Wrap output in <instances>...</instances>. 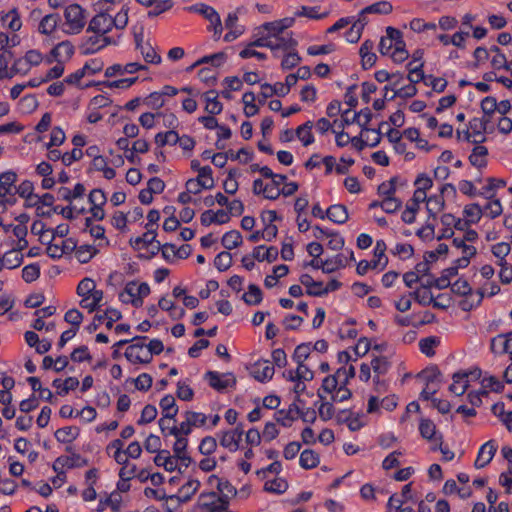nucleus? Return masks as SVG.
<instances>
[{
  "instance_id": "nucleus-61",
  "label": "nucleus",
  "mask_w": 512,
  "mask_h": 512,
  "mask_svg": "<svg viewBox=\"0 0 512 512\" xmlns=\"http://www.w3.org/2000/svg\"><path fill=\"white\" fill-rule=\"evenodd\" d=\"M157 413H158L157 409L154 405L147 404L143 408V410L141 412V416H140L139 420L137 421V423L139 425H144V424L150 423L157 417Z\"/></svg>"
},
{
  "instance_id": "nucleus-6",
  "label": "nucleus",
  "mask_w": 512,
  "mask_h": 512,
  "mask_svg": "<svg viewBox=\"0 0 512 512\" xmlns=\"http://www.w3.org/2000/svg\"><path fill=\"white\" fill-rule=\"evenodd\" d=\"M224 28L227 30V33L224 35L223 40L227 43L235 41L245 32V27L239 23L238 10L227 14L223 24Z\"/></svg>"
},
{
  "instance_id": "nucleus-21",
  "label": "nucleus",
  "mask_w": 512,
  "mask_h": 512,
  "mask_svg": "<svg viewBox=\"0 0 512 512\" xmlns=\"http://www.w3.org/2000/svg\"><path fill=\"white\" fill-rule=\"evenodd\" d=\"M489 121L490 119L486 117L473 118L470 120L469 129L472 130V135L475 136L472 142L477 143L484 141L483 133L486 131Z\"/></svg>"
},
{
  "instance_id": "nucleus-34",
  "label": "nucleus",
  "mask_w": 512,
  "mask_h": 512,
  "mask_svg": "<svg viewBox=\"0 0 512 512\" xmlns=\"http://www.w3.org/2000/svg\"><path fill=\"white\" fill-rule=\"evenodd\" d=\"M52 385L57 389L59 395H66L69 391L78 387L79 381L76 377H68L64 381L55 379Z\"/></svg>"
},
{
  "instance_id": "nucleus-25",
  "label": "nucleus",
  "mask_w": 512,
  "mask_h": 512,
  "mask_svg": "<svg viewBox=\"0 0 512 512\" xmlns=\"http://www.w3.org/2000/svg\"><path fill=\"white\" fill-rule=\"evenodd\" d=\"M17 174L13 171H7L0 174V197H4L11 193L15 188Z\"/></svg>"
},
{
  "instance_id": "nucleus-64",
  "label": "nucleus",
  "mask_w": 512,
  "mask_h": 512,
  "mask_svg": "<svg viewBox=\"0 0 512 512\" xmlns=\"http://www.w3.org/2000/svg\"><path fill=\"white\" fill-rule=\"evenodd\" d=\"M487 216L494 219L500 216L503 212L502 204L499 199L490 200L484 207Z\"/></svg>"
},
{
  "instance_id": "nucleus-47",
  "label": "nucleus",
  "mask_w": 512,
  "mask_h": 512,
  "mask_svg": "<svg viewBox=\"0 0 512 512\" xmlns=\"http://www.w3.org/2000/svg\"><path fill=\"white\" fill-rule=\"evenodd\" d=\"M226 60V54L224 52H218L209 56H204L195 62L190 69L203 64V63H211L213 66L218 67L221 66Z\"/></svg>"
},
{
  "instance_id": "nucleus-3",
  "label": "nucleus",
  "mask_w": 512,
  "mask_h": 512,
  "mask_svg": "<svg viewBox=\"0 0 512 512\" xmlns=\"http://www.w3.org/2000/svg\"><path fill=\"white\" fill-rule=\"evenodd\" d=\"M229 503L215 491L203 492L199 495L196 508L200 512H226Z\"/></svg>"
},
{
  "instance_id": "nucleus-62",
  "label": "nucleus",
  "mask_w": 512,
  "mask_h": 512,
  "mask_svg": "<svg viewBox=\"0 0 512 512\" xmlns=\"http://www.w3.org/2000/svg\"><path fill=\"white\" fill-rule=\"evenodd\" d=\"M217 448L216 439L212 436L204 437L199 445V451L201 454L209 456L211 455Z\"/></svg>"
},
{
  "instance_id": "nucleus-54",
  "label": "nucleus",
  "mask_w": 512,
  "mask_h": 512,
  "mask_svg": "<svg viewBox=\"0 0 512 512\" xmlns=\"http://www.w3.org/2000/svg\"><path fill=\"white\" fill-rule=\"evenodd\" d=\"M463 212L468 221L474 224L479 222L483 214L481 206L476 203L465 206Z\"/></svg>"
},
{
  "instance_id": "nucleus-36",
  "label": "nucleus",
  "mask_w": 512,
  "mask_h": 512,
  "mask_svg": "<svg viewBox=\"0 0 512 512\" xmlns=\"http://www.w3.org/2000/svg\"><path fill=\"white\" fill-rule=\"evenodd\" d=\"M347 264V259L343 254L335 255L330 259L324 260L323 272L332 273L338 269L344 268Z\"/></svg>"
},
{
  "instance_id": "nucleus-26",
  "label": "nucleus",
  "mask_w": 512,
  "mask_h": 512,
  "mask_svg": "<svg viewBox=\"0 0 512 512\" xmlns=\"http://www.w3.org/2000/svg\"><path fill=\"white\" fill-rule=\"evenodd\" d=\"M300 283L304 285L307 290L306 293L310 296H323L322 286L323 282L314 281L309 274H303L300 276Z\"/></svg>"
},
{
  "instance_id": "nucleus-1",
  "label": "nucleus",
  "mask_w": 512,
  "mask_h": 512,
  "mask_svg": "<svg viewBox=\"0 0 512 512\" xmlns=\"http://www.w3.org/2000/svg\"><path fill=\"white\" fill-rule=\"evenodd\" d=\"M293 19L284 18L281 20L267 22L262 25V31L265 32L268 40L273 44V52L294 50L297 41L293 38L292 32L288 28L292 25Z\"/></svg>"
},
{
  "instance_id": "nucleus-56",
  "label": "nucleus",
  "mask_w": 512,
  "mask_h": 512,
  "mask_svg": "<svg viewBox=\"0 0 512 512\" xmlns=\"http://www.w3.org/2000/svg\"><path fill=\"white\" fill-rule=\"evenodd\" d=\"M409 54L407 50L405 49V43L404 41H398L394 43L393 49L391 52V58L396 63H402L408 58Z\"/></svg>"
},
{
  "instance_id": "nucleus-58",
  "label": "nucleus",
  "mask_w": 512,
  "mask_h": 512,
  "mask_svg": "<svg viewBox=\"0 0 512 512\" xmlns=\"http://www.w3.org/2000/svg\"><path fill=\"white\" fill-rule=\"evenodd\" d=\"M240 441L230 432H223L220 438V445L235 452L239 448Z\"/></svg>"
},
{
  "instance_id": "nucleus-51",
  "label": "nucleus",
  "mask_w": 512,
  "mask_h": 512,
  "mask_svg": "<svg viewBox=\"0 0 512 512\" xmlns=\"http://www.w3.org/2000/svg\"><path fill=\"white\" fill-rule=\"evenodd\" d=\"M128 13L129 7L123 4L120 11L114 17L112 16V27L124 29L128 24Z\"/></svg>"
},
{
  "instance_id": "nucleus-52",
  "label": "nucleus",
  "mask_w": 512,
  "mask_h": 512,
  "mask_svg": "<svg viewBox=\"0 0 512 512\" xmlns=\"http://www.w3.org/2000/svg\"><path fill=\"white\" fill-rule=\"evenodd\" d=\"M415 300L423 306H427L430 304H433L434 307L440 306L438 302L434 301L432 293L425 288L417 289L415 291Z\"/></svg>"
},
{
  "instance_id": "nucleus-43",
  "label": "nucleus",
  "mask_w": 512,
  "mask_h": 512,
  "mask_svg": "<svg viewBox=\"0 0 512 512\" xmlns=\"http://www.w3.org/2000/svg\"><path fill=\"white\" fill-rule=\"evenodd\" d=\"M242 298L248 305H258L262 301L261 289L255 284H250Z\"/></svg>"
},
{
  "instance_id": "nucleus-15",
  "label": "nucleus",
  "mask_w": 512,
  "mask_h": 512,
  "mask_svg": "<svg viewBox=\"0 0 512 512\" xmlns=\"http://www.w3.org/2000/svg\"><path fill=\"white\" fill-rule=\"evenodd\" d=\"M140 5L150 8L149 16H157L172 8L173 0H136Z\"/></svg>"
},
{
  "instance_id": "nucleus-42",
  "label": "nucleus",
  "mask_w": 512,
  "mask_h": 512,
  "mask_svg": "<svg viewBox=\"0 0 512 512\" xmlns=\"http://www.w3.org/2000/svg\"><path fill=\"white\" fill-rule=\"evenodd\" d=\"M457 274V267H449L447 269H444L441 276L434 280L435 287L440 290L447 288L448 286L452 285L450 283L451 278L456 276Z\"/></svg>"
},
{
  "instance_id": "nucleus-14",
  "label": "nucleus",
  "mask_w": 512,
  "mask_h": 512,
  "mask_svg": "<svg viewBox=\"0 0 512 512\" xmlns=\"http://www.w3.org/2000/svg\"><path fill=\"white\" fill-rule=\"evenodd\" d=\"M252 374L260 382H266L272 379L274 367L268 360H258L254 366Z\"/></svg>"
},
{
  "instance_id": "nucleus-40",
  "label": "nucleus",
  "mask_w": 512,
  "mask_h": 512,
  "mask_svg": "<svg viewBox=\"0 0 512 512\" xmlns=\"http://www.w3.org/2000/svg\"><path fill=\"white\" fill-rule=\"evenodd\" d=\"M242 243V236L239 231L231 230L226 232L222 237V245L227 250H232Z\"/></svg>"
},
{
  "instance_id": "nucleus-22",
  "label": "nucleus",
  "mask_w": 512,
  "mask_h": 512,
  "mask_svg": "<svg viewBox=\"0 0 512 512\" xmlns=\"http://www.w3.org/2000/svg\"><path fill=\"white\" fill-rule=\"evenodd\" d=\"M60 21V16L57 13L45 15L38 26V31L44 35H50L55 30Z\"/></svg>"
},
{
  "instance_id": "nucleus-39",
  "label": "nucleus",
  "mask_w": 512,
  "mask_h": 512,
  "mask_svg": "<svg viewBox=\"0 0 512 512\" xmlns=\"http://www.w3.org/2000/svg\"><path fill=\"white\" fill-rule=\"evenodd\" d=\"M79 435V429L73 426H67L58 429L55 432V438L62 443H69L75 440Z\"/></svg>"
},
{
  "instance_id": "nucleus-4",
  "label": "nucleus",
  "mask_w": 512,
  "mask_h": 512,
  "mask_svg": "<svg viewBox=\"0 0 512 512\" xmlns=\"http://www.w3.org/2000/svg\"><path fill=\"white\" fill-rule=\"evenodd\" d=\"M146 337L136 336L131 339V344L125 351V357L131 363L148 364L151 362V353L146 348Z\"/></svg>"
},
{
  "instance_id": "nucleus-27",
  "label": "nucleus",
  "mask_w": 512,
  "mask_h": 512,
  "mask_svg": "<svg viewBox=\"0 0 512 512\" xmlns=\"http://www.w3.org/2000/svg\"><path fill=\"white\" fill-rule=\"evenodd\" d=\"M278 249L274 246L266 248L263 245L257 246L253 250V257L258 261L273 262L277 259Z\"/></svg>"
},
{
  "instance_id": "nucleus-31",
  "label": "nucleus",
  "mask_w": 512,
  "mask_h": 512,
  "mask_svg": "<svg viewBox=\"0 0 512 512\" xmlns=\"http://www.w3.org/2000/svg\"><path fill=\"white\" fill-rule=\"evenodd\" d=\"M102 299H103V291L97 290V291H94L92 294H88V295L82 297V300L80 301V305L82 308L87 309L89 312H93L99 307Z\"/></svg>"
},
{
  "instance_id": "nucleus-16",
  "label": "nucleus",
  "mask_w": 512,
  "mask_h": 512,
  "mask_svg": "<svg viewBox=\"0 0 512 512\" xmlns=\"http://www.w3.org/2000/svg\"><path fill=\"white\" fill-rule=\"evenodd\" d=\"M176 438V441L173 445V452L176 457L180 459V463L184 468H187L191 462L192 459L187 453V445H188V439L184 436H174Z\"/></svg>"
},
{
  "instance_id": "nucleus-2",
  "label": "nucleus",
  "mask_w": 512,
  "mask_h": 512,
  "mask_svg": "<svg viewBox=\"0 0 512 512\" xmlns=\"http://www.w3.org/2000/svg\"><path fill=\"white\" fill-rule=\"evenodd\" d=\"M149 293L150 287L146 282L131 281L126 284L124 291L120 294V300L123 303H131L134 307H140L143 304V299Z\"/></svg>"
},
{
  "instance_id": "nucleus-59",
  "label": "nucleus",
  "mask_w": 512,
  "mask_h": 512,
  "mask_svg": "<svg viewBox=\"0 0 512 512\" xmlns=\"http://www.w3.org/2000/svg\"><path fill=\"white\" fill-rule=\"evenodd\" d=\"M396 178H391L389 181L383 182L378 186V194L383 199L394 197L396 192Z\"/></svg>"
},
{
  "instance_id": "nucleus-12",
  "label": "nucleus",
  "mask_w": 512,
  "mask_h": 512,
  "mask_svg": "<svg viewBox=\"0 0 512 512\" xmlns=\"http://www.w3.org/2000/svg\"><path fill=\"white\" fill-rule=\"evenodd\" d=\"M421 436L433 445H440L443 442L442 434L438 433L435 424L429 419H422L419 424Z\"/></svg>"
},
{
  "instance_id": "nucleus-49",
  "label": "nucleus",
  "mask_w": 512,
  "mask_h": 512,
  "mask_svg": "<svg viewBox=\"0 0 512 512\" xmlns=\"http://www.w3.org/2000/svg\"><path fill=\"white\" fill-rule=\"evenodd\" d=\"M427 211L430 216L435 217L444 207V199L441 195L430 196L426 200Z\"/></svg>"
},
{
  "instance_id": "nucleus-38",
  "label": "nucleus",
  "mask_w": 512,
  "mask_h": 512,
  "mask_svg": "<svg viewBox=\"0 0 512 512\" xmlns=\"http://www.w3.org/2000/svg\"><path fill=\"white\" fill-rule=\"evenodd\" d=\"M3 266L7 269H15L23 262V255L18 250H10L2 257Z\"/></svg>"
},
{
  "instance_id": "nucleus-45",
  "label": "nucleus",
  "mask_w": 512,
  "mask_h": 512,
  "mask_svg": "<svg viewBox=\"0 0 512 512\" xmlns=\"http://www.w3.org/2000/svg\"><path fill=\"white\" fill-rule=\"evenodd\" d=\"M439 342V339L434 336L423 338L419 341V349L426 356L432 357L435 354L434 348Z\"/></svg>"
},
{
  "instance_id": "nucleus-50",
  "label": "nucleus",
  "mask_w": 512,
  "mask_h": 512,
  "mask_svg": "<svg viewBox=\"0 0 512 512\" xmlns=\"http://www.w3.org/2000/svg\"><path fill=\"white\" fill-rule=\"evenodd\" d=\"M422 66L423 64L413 66V62L408 63V79L411 83L415 84L422 80L426 83V81L428 80V76L426 77L422 71Z\"/></svg>"
},
{
  "instance_id": "nucleus-29",
  "label": "nucleus",
  "mask_w": 512,
  "mask_h": 512,
  "mask_svg": "<svg viewBox=\"0 0 512 512\" xmlns=\"http://www.w3.org/2000/svg\"><path fill=\"white\" fill-rule=\"evenodd\" d=\"M163 418H175L178 413V407L175 398L172 395L164 396L160 401Z\"/></svg>"
},
{
  "instance_id": "nucleus-8",
  "label": "nucleus",
  "mask_w": 512,
  "mask_h": 512,
  "mask_svg": "<svg viewBox=\"0 0 512 512\" xmlns=\"http://www.w3.org/2000/svg\"><path fill=\"white\" fill-rule=\"evenodd\" d=\"M112 16L107 10L101 9L90 21L88 31L104 35L112 29Z\"/></svg>"
},
{
  "instance_id": "nucleus-48",
  "label": "nucleus",
  "mask_w": 512,
  "mask_h": 512,
  "mask_svg": "<svg viewBox=\"0 0 512 512\" xmlns=\"http://www.w3.org/2000/svg\"><path fill=\"white\" fill-rule=\"evenodd\" d=\"M212 173L213 172L210 166H203L201 169H199L196 179L203 183L202 186L204 189H212L214 187L215 182Z\"/></svg>"
},
{
  "instance_id": "nucleus-23",
  "label": "nucleus",
  "mask_w": 512,
  "mask_h": 512,
  "mask_svg": "<svg viewBox=\"0 0 512 512\" xmlns=\"http://www.w3.org/2000/svg\"><path fill=\"white\" fill-rule=\"evenodd\" d=\"M386 244L383 240H378L374 247V256L371 260L372 268L375 269L380 266V269H384L388 263V259L385 256Z\"/></svg>"
},
{
  "instance_id": "nucleus-33",
  "label": "nucleus",
  "mask_w": 512,
  "mask_h": 512,
  "mask_svg": "<svg viewBox=\"0 0 512 512\" xmlns=\"http://www.w3.org/2000/svg\"><path fill=\"white\" fill-rule=\"evenodd\" d=\"M488 150L484 146H476L473 148L471 155L469 156L470 163L477 167L483 168L487 164L486 155Z\"/></svg>"
},
{
  "instance_id": "nucleus-9",
  "label": "nucleus",
  "mask_w": 512,
  "mask_h": 512,
  "mask_svg": "<svg viewBox=\"0 0 512 512\" xmlns=\"http://www.w3.org/2000/svg\"><path fill=\"white\" fill-rule=\"evenodd\" d=\"M73 54L74 46L69 41H62L51 50L50 55L46 58V62L48 64L54 61L65 63Z\"/></svg>"
},
{
  "instance_id": "nucleus-20",
  "label": "nucleus",
  "mask_w": 512,
  "mask_h": 512,
  "mask_svg": "<svg viewBox=\"0 0 512 512\" xmlns=\"http://www.w3.org/2000/svg\"><path fill=\"white\" fill-rule=\"evenodd\" d=\"M0 22L3 27L13 32L19 31L22 27V21L16 9H11L7 13L0 15Z\"/></svg>"
},
{
  "instance_id": "nucleus-41",
  "label": "nucleus",
  "mask_w": 512,
  "mask_h": 512,
  "mask_svg": "<svg viewBox=\"0 0 512 512\" xmlns=\"http://www.w3.org/2000/svg\"><path fill=\"white\" fill-rule=\"evenodd\" d=\"M200 482L195 479L188 480L179 490V496L182 501L187 502L197 492Z\"/></svg>"
},
{
  "instance_id": "nucleus-17",
  "label": "nucleus",
  "mask_w": 512,
  "mask_h": 512,
  "mask_svg": "<svg viewBox=\"0 0 512 512\" xmlns=\"http://www.w3.org/2000/svg\"><path fill=\"white\" fill-rule=\"evenodd\" d=\"M147 232H145L142 236L136 237L135 239H131L130 243L135 249H145L152 245L153 243L157 244V248L160 249V242L156 241V232L149 228V224L146 225Z\"/></svg>"
},
{
  "instance_id": "nucleus-44",
  "label": "nucleus",
  "mask_w": 512,
  "mask_h": 512,
  "mask_svg": "<svg viewBox=\"0 0 512 512\" xmlns=\"http://www.w3.org/2000/svg\"><path fill=\"white\" fill-rule=\"evenodd\" d=\"M371 367L375 373V377L385 375L390 369V362L386 357H374L371 361Z\"/></svg>"
},
{
  "instance_id": "nucleus-13",
  "label": "nucleus",
  "mask_w": 512,
  "mask_h": 512,
  "mask_svg": "<svg viewBox=\"0 0 512 512\" xmlns=\"http://www.w3.org/2000/svg\"><path fill=\"white\" fill-rule=\"evenodd\" d=\"M210 484L216 486L217 491H215L218 495H220L225 501L230 504L231 499H233L236 494V488L225 479H220L218 477L212 476L210 477Z\"/></svg>"
},
{
  "instance_id": "nucleus-46",
  "label": "nucleus",
  "mask_w": 512,
  "mask_h": 512,
  "mask_svg": "<svg viewBox=\"0 0 512 512\" xmlns=\"http://www.w3.org/2000/svg\"><path fill=\"white\" fill-rule=\"evenodd\" d=\"M288 488L287 482L282 478H275L270 481H266L264 490L271 493L282 494Z\"/></svg>"
},
{
  "instance_id": "nucleus-7",
  "label": "nucleus",
  "mask_w": 512,
  "mask_h": 512,
  "mask_svg": "<svg viewBox=\"0 0 512 512\" xmlns=\"http://www.w3.org/2000/svg\"><path fill=\"white\" fill-rule=\"evenodd\" d=\"M198 12L209 22L207 29L213 32V39L219 40L223 32V24L219 13L211 6L201 4Z\"/></svg>"
},
{
  "instance_id": "nucleus-24",
  "label": "nucleus",
  "mask_w": 512,
  "mask_h": 512,
  "mask_svg": "<svg viewBox=\"0 0 512 512\" xmlns=\"http://www.w3.org/2000/svg\"><path fill=\"white\" fill-rule=\"evenodd\" d=\"M326 216L334 223L343 224L348 220V211L346 206L335 204L327 209Z\"/></svg>"
},
{
  "instance_id": "nucleus-55",
  "label": "nucleus",
  "mask_w": 512,
  "mask_h": 512,
  "mask_svg": "<svg viewBox=\"0 0 512 512\" xmlns=\"http://www.w3.org/2000/svg\"><path fill=\"white\" fill-rule=\"evenodd\" d=\"M214 265L221 272L228 270L232 265V255L227 251L220 252L214 259Z\"/></svg>"
},
{
  "instance_id": "nucleus-37",
  "label": "nucleus",
  "mask_w": 512,
  "mask_h": 512,
  "mask_svg": "<svg viewBox=\"0 0 512 512\" xmlns=\"http://www.w3.org/2000/svg\"><path fill=\"white\" fill-rule=\"evenodd\" d=\"M299 464L304 469L315 468L319 464V455L311 449H305L300 455Z\"/></svg>"
},
{
  "instance_id": "nucleus-19",
  "label": "nucleus",
  "mask_w": 512,
  "mask_h": 512,
  "mask_svg": "<svg viewBox=\"0 0 512 512\" xmlns=\"http://www.w3.org/2000/svg\"><path fill=\"white\" fill-rule=\"evenodd\" d=\"M146 67L144 65L139 64L138 62H131L127 63L126 65L121 64H114L110 67H108L105 71L106 77H113L117 74H124V73H135L139 70L145 69Z\"/></svg>"
},
{
  "instance_id": "nucleus-35",
  "label": "nucleus",
  "mask_w": 512,
  "mask_h": 512,
  "mask_svg": "<svg viewBox=\"0 0 512 512\" xmlns=\"http://www.w3.org/2000/svg\"><path fill=\"white\" fill-rule=\"evenodd\" d=\"M312 127L313 122L307 121L296 129V136L304 146H308L314 142V137L311 132Z\"/></svg>"
},
{
  "instance_id": "nucleus-30",
  "label": "nucleus",
  "mask_w": 512,
  "mask_h": 512,
  "mask_svg": "<svg viewBox=\"0 0 512 512\" xmlns=\"http://www.w3.org/2000/svg\"><path fill=\"white\" fill-rule=\"evenodd\" d=\"M392 10H393V6L390 2L379 1V2L373 3V4L365 7L361 11L360 17H366L365 16L366 14H371V13L387 15V14L391 13Z\"/></svg>"
},
{
  "instance_id": "nucleus-10",
  "label": "nucleus",
  "mask_w": 512,
  "mask_h": 512,
  "mask_svg": "<svg viewBox=\"0 0 512 512\" xmlns=\"http://www.w3.org/2000/svg\"><path fill=\"white\" fill-rule=\"evenodd\" d=\"M205 379L212 388L218 391H222L236 383L232 374H219L215 371H208L205 374Z\"/></svg>"
},
{
  "instance_id": "nucleus-5",
  "label": "nucleus",
  "mask_w": 512,
  "mask_h": 512,
  "mask_svg": "<svg viewBox=\"0 0 512 512\" xmlns=\"http://www.w3.org/2000/svg\"><path fill=\"white\" fill-rule=\"evenodd\" d=\"M64 17L69 32L79 33L85 26L86 17L84 9L78 4H71L65 8Z\"/></svg>"
},
{
  "instance_id": "nucleus-32",
  "label": "nucleus",
  "mask_w": 512,
  "mask_h": 512,
  "mask_svg": "<svg viewBox=\"0 0 512 512\" xmlns=\"http://www.w3.org/2000/svg\"><path fill=\"white\" fill-rule=\"evenodd\" d=\"M367 23L366 17H360L356 22L353 23V25L350 27V29L345 33V38L350 43H356L361 37L362 30L364 26Z\"/></svg>"
},
{
  "instance_id": "nucleus-53",
  "label": "nucleus",
  "mask_w": 512,
  "mask_h": 512,
  "mask_svg": "<svg viewBox=\"0 0 512 512\" xmlns=\"http://www.w3.org/2000/svg\"><path fill=\"white\" fill-rule=\"evenodd\" d=\"M287 180L286 175L277 174L273 179H271L270 183H267V189H271V191L275 192L273 197H268L269 200H276L281 195L280 186L283 185Z\"/></svg>"
},
{
  "instance_id": "nucleus-18",
  "label": "nucleus",
  "mask_w": 512,
  "mask_h": 512,
  "mask_svg": "<svg viewBox=\"0 0 512 512\" xmlns=\"http://www.w3.org/2000/svg\"><path fill=\"white\" fill-rule=\"evenodd\" d=\"M452 379L453 383L449 386V391L457 396L463 395L469 386L468 373L456 372Z\"/></svg>"
},
{
  "instance_id": "nucleus-11",
  "label": "nucleus",
  "mask_w": 512,
  "mask_h": 512,
  "mask_svg": "<svg viewBox=\"0 0 512 512\" xmlns=\"http://www.w3.org/2000/svg\"><path fill=\"white\" fill-rule=\"evenodd\" d=\"M497 448L498 446L494 440H489L486 443H484L478 451L474 466L477 469H480L488 465L493 459L497 451Z\"/></svg>"
},
{
  "instance_id": "nucleus-28",
  "label": "nucleus",
  "mask_w": 512,
  "mask_h": 512,
  "mask_svg": "<svg viewBox=\"0 0 512 512\" xmlns=\"http://www.w3.org/2000/svg\"><path fill=\"white\" fill-rule=\"evenodd\" d=\"M373 42L365 41L359 50L360 56L362 58V65L365 69L372 67L376 62V55L372 52Z\"/></svg>"
},
{
  "instance_id": "nucleus-63",
  "label": "nucleus",
  "mask_w": 512,
  "mask_h": 512,
  "mask_svg": "<svg viewBox=\"0 0 512 512\" xmlns=\"http://www.w3.org/2000/svg\"><path fill=\"white\" fill-rule=\"evenodd\" d=\"M40 276V267L37 264H29L22 269V278L25 282L31 283Z\"/></svg>"
},
{
  "instance_id": "nucleus-57",
  "label": "nucleus",
  "mask_w": 512,
  "mask_h": 512,
  "mask_svg": "<svg viewBox=\"0 0 512 512\" xmlns=\"http://www.w3.org/2000/svg\"><path fill=\"white\" fill-rule=\"evenodd\" d=\"M138 48L141 51L142 56L145 61L152 64H158L161 61L160 55L157 54L156 50L150 46L149 44L138 45Z\"/></svg>"
},
{
  "instance_id": "nucleus-60",
  "label": "nucleus",
  "mask_w": 512,
  "mask_h": 512,
  "mask_svg": "<svg viewBox=\"0 0 512 512\" xmlns=\"http://www.w3.org/2000/svg\"><path fill=\"white\" fill-rule=\"evenodd\" d=\"M311 353L310 344H300L298 345L293 353L292 359L297 363L301 364L309 357Z\"/></svg>"
}]
</instances>
